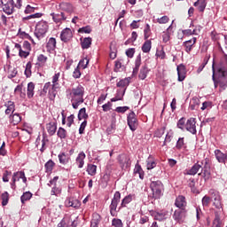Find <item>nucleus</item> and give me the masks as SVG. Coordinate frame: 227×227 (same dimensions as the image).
<instances>
[{"label":"nucleus","instance_id":"12","mask_svg":"<svg viewBox=\"0 0 227 227\" xmlns=\"http://www.w3.org/2000/svg\"><path fill=\"white\" fill-rule=\"evenodd\" d=\"M119 163L122 169L130 168V158L127 154H121L119 155Z\"/></svg>","mask_w":227,"mask_h":227},{"label":"nucleus","instance_id":"10","mask_svg":"<svg viewBox=\"0 0 227 227\" xmlns=\"http://www.w3.org/2000/svg\"><path fill=\"white\" fill-rule=\"evenodd\" d=\"M46 130L49 134V136H54L56 134V130H58V121L56 119H53L50 122L46 124Z\"/></svg>","mask_w":227,"mask_h":227},{"label":"nucleus","instance_id":"63","mask_svg":"<svg viewBox=\"0 0 227 227\" xmlns=\"http://www.w3.org/2000/svg\"><path fill=\"white\" fill-rule=\"evenodd\" d=\"M202 205L203 207H208V205H210V197L208 196H204L202 198Z\"/></svg>","mask_w":227,"mask_h":227},{"label":"nucleus","instance_id":"52","mask_svg":"<svg viewBox=\"0 0 227 227\" xmlns=\"http://www.w3.org/2000/svg\"><path fill=\"white\" fill-rule=\"evenodd\" d=\"M51 194V196H59V194H61V188L53 186Z\"/></svg>","mask_w":227,"mask_h":227},{"label":"nucleus","instance_id":"60","mask_svg":"<svg viewBox=\"0 0 227 227\" xmlns=\"http://www.w3.org/2000/svg\"><path fill=\"white\" fill-rule=\"evenodd\" d=\"M184 145H185L184 142V137H180L176 142V148H177V150H180L184 148Z\"/></svg>","mask_w":227,"mask_h":227},{"label":"nucleus","instance_id":"9","mask_svg":"<svg viewBox=\"0 0 227 227\" xmlns=\"http://www.w3.org/2000/svg\"><path fill=\"white\" fill-rule=\"evenodd\" d=\"M209 194L211 199L214 200V205L216 208L221 207V193L217 190L211 189L209 190Z\"/></svg>","mask_w":227,"mask_h":227},{"label":"nucleus","instance_id":"59","mask_svg":"<svg viewBox=\"0 0 227 227\" xmlns=\"http://www.w3.org/2000/svg\"><path fill=\"white\" fill-rule=\"evenodd\" d=\"M59 73H57L52 77V86L58 87V81H59Z\"/></svg>","mask_w":227,"mask_h":227},{"label":"nucleus","instance_id":"20","mask_svg":"<svg viewBox=\"0 0 227 227\" xmlns=\"http://www.w3.org/2000/svg\"><path fill=\"white\" fill-rule=\"evenodd\" d=\"M84 159H86L84 152H81L75 159V164L80 169L84 168Z\"/></svg>","mask_w":227,"mask_h":227},{"label":"nucleus","instance_id":"17","mask_svg":"<svg viewBox=\"0 0 227 227\" xmlns=\"http://www.w3.org/2000/svg\"><path fill=\"white\" fill-rule=\"evenodd\" d=\"M177 75L179 82H182L185 79V74H187V70L185 69V66L184 64H180L177 66Z\"/></svg>","mask_w":227,"mask_h":227},{"label":"nucleus","instance_id":"18","mask_svg":"<svg viewBox=\"0 0 227 227\" xmlns=\"http://www.w3.org/2000/svg\"><path fill=\"white\" fill-rule=\"evenodd\" d=\"M195 43H196V37H193L192 39L185 41L183 43V45L184 47V51H185V52H187V54H191V51H192V48L194 47Z\"/></svg>","mask_w":227,"mask_h":227},{"label":"nucleus","instance_id":"7","mask_svg":"<svg viewBox=\"0 0 227 227\" xmlns=\"http://www.w3.org/2000/svg\"><path fill=\"white\" fill-rule=\"evenodd\" d=\"M22 180L24 184L27 182V178L26 177V174L23 171L16 172L12 175V183L11 184L12 189L15 188V182H19V180Z\"/></svg>","mask_w":227,"mask_h":227},{"label":"nucleus","instance_id":"30","mask_svg":"<svg viewBox=\"0 0 227 227\" xmlns=\"http://www.w3.org/2000/svg\"><path fill=\"white\" fill-rule=\"evenodd\" d=\"M134 198V195H128L126 196L122 200H121V206L119 207V210H121V208L127 207V205H129V203H130L132 201Z\"/></svg>","mask_w":227,"mask_h":227},{"label":"nucleus","instance_id":"42","mask_svg":"<svg viewBox=\"0 0 227 227\" xmlns=\"http://www.w3.org/2000/svg\"><path fill=\"white\" fill-rule=\"evenodd\" d=\"M56 88L58 87L52 85L51 89L49 90L48 97L50 100H54V98H56V95H58V91H56Z\"/></svg>","mask_w":227,"mask_h":227},{"label":"nucleus","instance_id":"4","mask_svg":"<svg viewBox=\"0 0 227 227\" xmlns=\"http://www.w3.org/2000/svg\"><path fill=\"white\" fill-rule=\"evenodd\" d=\"M49 31V24L46 21H39L35 26V35L38 40L43 38Z\"/></svg>","mask_w":227,"mask_h":227},{"label":"nucleus","instance_id":"29","mask_svg":"<svg viewBox=\"0 0 227 227\" xmlns=\"http://www.w3.org/2000/svg\"><path fill=\"white\" fill-rule=\"evenodd\" d=\"M10 121L12 125H19V123L22 121V117H20L19 114H12V115L10 116Z\"/></svg>","mask_w":227,"mask_h":227},{"label":"nucleus","instance_id":"5","mask_svg":"<svg viewBox=\"0 0 227 227\" xmlns=\"http://www.w3.org/2000/svg\"><path fill=\"white\" fill-rule=\"evenodd\" d=\"M128 125L132 130V132L136 131L137 129V118H136V114L134 112H131L129 114L127 117Z\"/></svg>","mask_w":227,"mask_h":227},{"label":"nucleus","instance_id":"56","mask_svg":"<svg viewBox=\"0 0 227 227\" xmlns=\"http://www.w3.org/2000/svg\"><path fill=\"white\" fill-rule=\"evenodd\" d=\"M78 33H85L87 35H90V33H91V27H90V26L82 27L79 28Z\"/></svg>","mask_w":227,"mask_h":227},{"label":"nucleus","instance_id":"62","mask_svg":"<svg viewBox=\"0 0 227 227\" xmlns=\"http://www.w3.org/2000/svg\"><path fill=\"white\" fill-rule=\"evenodd\" d=\"M129 106H118L115 108L116 113H127L129 111Z\"/></svg>","mask_w":227,"mask_h":227},{"label":"nucleus","instance_id":"16","mask_svg":"<svg viewBox=\"0 0 227 227\" xmlns=\"http://www.w3.org/2000/svg\"><path fill=\"white\" fill-rule=\"evenodd\" d=\"M175 206L177 208H180V210H185V207H187V200H185V197L184 196H178L176 199Z\"/></svg>","mask_w":227,"mask_h":227},{"label":"nucleus","instance_id":"14","mask_svg":"<svg viewBox=\"0 0 227 227\" xmlns=\"http://www.w3.org/2000/svg\"><path fill=\"white\" fill-rule=\"evenodd\" d=\"M72 36H74V35L72 34V29L68 27L63 29L60 34V39L62 42L65 43L70 42V40H72Z\"/></svg>","mask_w":227,"mask_h":227},{"label":"nucleus","instance_id":"31","mask_svg":"<svg viewBox=\"0 0 227 227\" xmlns=\"http://www.w3.org/2000/svg\"><path fill=\"white\" fill-rule=\"evenodd\" d=\"M5 114H10L11 113L13 114L15 112V103H13L12 101H8L7 103H5Z\"/></svg>","mask_w":227,"mask_h":227},{"label":"nucleus","instance_id":"8","mask_svg":"<svg viewBox=\"0 0 227 227\" xmlns=\"http://www.w3.org/2000/svg\"><path fill=\"white\" fill-rule=\"evenodd\" d=\"M184 130H187L191 134H196V118H190L187 120L184 127Z\"/></svg>","mask_w":227,"mask_h":227},{"label":"nucleus","instance_id":"36","mask_svg":"<svg viewBox=\"0 0 227 227\" xmlns=\"http://www.w3.org/2000/svg\"><path fill=\"white\" fill-rule=\"evenodd\" d=\"M125 90H117L115 97L111 98V102H118V100H123Z\"/></svg>","mask_w":227,"mask_h":227},{"label":"nucleus","instance_id":"24","mask_svg":"<svg viewBox=\"0 0 227 227\" xmlns=\"http://www.w3.org/2000/svg\"><path fill=\"white\" fill-rule=\"evenodd\" d=\"M51 16L53 19V21L56 24H59L62 20H67V17H65V12H60V13H51Z\"/></svg>","mask_w":227,"mask_h":227},{"label":"nucleus","instance_id":"61","mask_svg":"<svg viewBox=\"0 0 227 227\" xmlns=\"http://www.w3.org/2000/svg\"><path fill=\"white\" fill-rule=\"evenodd\" d=\"M134 54H136V49L134 48H129L126 51V56L128 58H134Z\"/></svg>","mask_w":227,"mask_h":227},{"label":"nucleus","instance_id":"41","mask_svg":"<svg viewBox=\"0 0 227 227\" xmlns=\"http://www.w3.org/2000/svg\"><path fill=\"white\" fill-rule=\"evenodd\" d=\"M67 129L64 128L59 127L57 131V136L59 137V139H67Z\"/></svg>","mask_w":227,"mask_h":227},{"label":"nucleus","instance_id":"46","mask_svg":"<svg viewBox=\"0 0 227 227\" xmlns=\"http://www.w3.org/2000/svg\"><path fill=\"white\" fill-rule=\"evenodd\" d=\"M152 33V29L150 28V24H146L144 29V38L147 40L150 38V34Z\"/></svg>","mask_w":227,"mask_h":227},{"label":"nucleus","instance_id":"55","mask_svg":"<svg viewBox=\"0 0 227 227\" xmlns=\"http://www.w3.org/2000/svg\"><path fill=\"white\" fill-rule=\"evenodd\" d=\"M171 137H173L172 130H170L167 133L164 143H163V146H166V143H171Z\"/></svg>","mask_w":227,"mask_h":227},{"label":"nucleus","instance_id":"45","mask_svg":"<svg viewBox=\"0 0 227 227\" xmlns=\"http://www.w3.org/2000/svg\"><path fill=\"white\" fill-rule=\"evenodd\" d=\"M157 166V163L155 162V160H153L152 159V157H149L146 160V168L147 169H153V168H155Z\"/></svg>","mask_w":227,"mask_h":227},{"label":"nucleus","instance_id":"26","mask_svg":"<svg viewBox=\"0 0 227 227\" xmlns=\"http://www.w3.org/2000/svg\"><path fill=\"white\" fill-rule=\"evenodd\" d=\"M46 48L48 52H52V51L56 50V38L51 37L49 39L47 44H46Z\"/></svg>","mask_w":227,"mask_h":227},{"label":"nucleus","instance_id":"49","mask_svg":"<svg viewBox=\"0 0 227 227\" xmlns=\"http://www.w3.org/2000/svg\"><path fill=\"white\" fill-rule=\"evenodd\" d=\"M112 226L113 227H123V223L121 219L114 218L112 221Z\"/></svg>","mask_w":227,"mask_h":227},{"label":"nucleus","instance_id":"13","mask_svg":"<svg viewBox=\"0 0 227 227\" xmlns=\"http://www.w3.org/2000/svg\"><path fill=\"white\" fill-rule=\"evenodd\" d=\"M185 209H178L174 212L173 219L176 221V223H184L185 219Z\"/></svg>","mask_w":227,"mask_h":227},{"label":"nucleus","instance_id":"34","mask_svg":"<svg viewBox=\"0 0 227 227\" xmlns=\"http://www.w3.org/2000/svg\"><path fill=\"white\" fill-rule=\"evenodd\" d=\"M146 41L142 45V52L148 53L152 51V41L145 39Z\"/></svg>","mask_w":227,"mask_h":227},{"label":"nucleus","instance_id":"37","mask_svg":"<svg viewBox=\"0 0 227 227\" xmlns=\"http://www.w3.org/2000/svg\"><path fill=\"white\" fill-rule=\"evenodd\" d=\"M87 173L90 175V176H95V175H97V165L89 164L87 166Z\"/></svg>","mask_w":227,"mask_h":227},{"label":"nucleus","instance_id":"2","mask_svg":"<svg viewBox=\"0 0 227 227\" xmlns=\"http://www.w3.org/2000/svg\"><path fill=\"white\" fill-rule=\"evenodd\" d=\"M152 190V195L150 198L153 200H159L162 196V191H164V186L160 181H153L150 184Z\"/></svg>","mask_w":227,"mask_h":227},{"label":"nucleus","instance_id":"40","mask_svg":"<svg viewBox=\"0 0 227 227\" xmlns=\"http://www.w3.org/2000/svg\"><path fill=\"white\" fill-rule=\"evenodd\" d=\"M130 84V78H125L117 82V88H127Z\"/></svg>","mask_w":227,"mask_h":227},{"label":"nucleus","instance_id":"11","mask_svg":"<svg viewBox=\"0 0 227 227\" xmlns=\"http://www.w3.org/2000/svg\"><path fill=\"white\" fill-rule=\"evenodd\" d=\"M56 8L62 10V12H66L67 13H74V5L67 2H61L59 5H56Z\"/></svg>","mask_w":227,"mask_h":227},{"label":"nucleus","instance_id":"48","mask_svg":"<svg viewBox=\"0 0 227 227\" xmlns=\"http://www.w3.org/2000/svg\"><path fill=\"white\" fill-rule=\"evenodd\" d=\"M212 227H223V223H221V218L219 217V215H215Z\"/></svg>","mask_w":227,"mask_h":227},{"label":"nucleus","instance_id":"1","mask_svg":"<svg viewBox=\"0 0 227 227\" xmlns=\"http://www.w3.org/2000/svg\"><path fill=\"white\" fill-rule=\"evenodd\" d=\"M67 97L72 104L73 109H79L84 104V87L81 84L67 90Z\"/></svg>","mask_w":227,"mask_h":227},{"label":"nucleus","instance_id":"47","mask_svg":"<svg viewBox=\"0 0 227 227\" xmlns=\"http://www.w3.org/2000/svg\"><path fill=\"white\" fill-rule=\"evenodd\" d=\"M7 74L9 79H13L17 75V69L15 67H9Z\"/></svg>","mask_w":227,"mask_h":227},{"label":"nucleus","instance_id":"15","mask_svg":"<svg viewBox=\"0 0 227 227\" xmlns=\"http://www.w3.org/2000/svg\"><path fill=\"white\" fill-rule=\"evenodd\" d=\"M200 169H203V163H195L190 169L185 170L184 175H197Z\"/></svg>","mask_w":227,"mask_h":227},{"label":"nucleus","instance_id":"58","mask_svg":"<svg viewBox=\"0 0 227 227\" xmlns=\"http://www.w3.org/2000/svg\"><path fill=\"white\" fill-rule=\"evenodd\" d=\"M183 35H185L186 36H190L191 35H198V32L196 29H185L183 30Z\"/></svg>","mask_w":227,"mask_h":227},{"label":"nucleus","instance_id":"27","mask_svg":"<svg viewBox=\"0 0 227 227\" xmlns=\"http://www.w3.org/2000/svg\"><path fill=\"white\" fill-rule=\"evenodd\" d=\"M193 6H195L199 12H205V8H207V2L205 0H198L193 4Z\"/></svg>","mask_w":227,"mask_h":227},{"label":"nucleus","instance_id":"44","mask_svg":"<svg viewBox=\"0 0 227 227\" xmlns=\"http://www.w3.org/2000/svg\"><path fill=\"white\" fill-rule=\"evenodd\" d=\"M70 158H68L67 156V154H65V153H59V160L60 162V164H68V160Z\"/></svg>","mask_w":227,"mask_h":227},{"label":"nucleus","instance_id":"19","mask_svg":"<svg viewBox=\"0 0 227 227\" xmlns=\"http://www.w3.org/2000/svg\"><path fill=\"white\" fill-rule=\"evenodd\" d=\"M215 157L218 162L224 164L226 162L227 154L221 152V150H215Z\"/></svg>","mask_w":227,"mask_h":227},{"label":"nucleus","instance_id":"32","mask_svg":"<svg viewBox=\"0 0 227 227\" xmlns=\"http://www.w3.org/2000/svg\"><path fill=\"white\" fill-rule=\"evenodd\" d=\"M148 72H150L148 70V67L146 66L142 67L138 74L139 79H141L142 81H145V79H146L148 75Z\"/></svg>","mask_w":227,"mask_h":227},{"label":"nucleus","instance_id":"39","mask_svg":"<svg viewBox=\"0 0 227 227\" xmlns=\"http://www.w3.org/2000/svg\"><path fill=\"white\" fill-rule=\"evenodd\" d=\"M100 223V215L98 214L93 215V218L90 221V227H98V223Z\"/></svg>","mask_w":227,"mask_h":227},{"label":"nucleus","instance_id":"53","mask_svg":"<svg viewBox=\"0 0 227 227\" xmlns=\"http://www.w3.org/2000/svg\"><path fill=\"white\" fill-rule=\"evenodd\" d=\"M22 205H26L27 201H29V192H26L23 193V195L20 197Z\"/></svg>","mask_w":227,"mask_h":227},{"label":"nucleus","instance_id":"25","mask_svg":"<svg viewBox=\"0 0 227 227\" xmlns=\"http://www.w3.org/2000/svg\"><path fill=\"white\" fill-rule=\"evenodd\" d=\"M38 10V7L29 6V19H40L43 14L42 12H35Z\"/></svg>","mask_w":227,"mask_h":227},{"label":"nucleus","instance_id":"51","mask_svg":"<svg viewBox=\"0 0 227 227\" xmlns=\"http://www.w3.org/2000/svg\"><path fill=\"white\" fill-rule=\"evenodd\" d=\"M177 129H180L181 130H185V118H181L177 121Z\"/></svg>","mask_w":227,"mask_h":227},{"label":"nucleus","instance_id":"50","mask_svg":"<svg viewBox=\"0 0 227 227\" xmlns=\"http://www.w3.org/2000/svg\"><path fill=\"white\" fill-rule=\"evenodd\" d=\"M156 22H158V24H168L169 22V17L162 16L161 18H158Z\"/></svg>","mask_w":227,"mask_h":227},{"label":"nucleus","instance_id":"23","mask_svg":"<svg viewBox=\"0 0 227 227\" xmlns=\"http://www.w3.org/2000/svg\"><path fill=\"white\" fill-rule=\"evenodd\" d=\"M13 0H9L3 7V10L4 13H7V15H12L13 13V10L15 7L13 6Z\"/></svg>","mask_w":227,"mask_h":227},{"label":"nucleus","instance_id":"35","mask_svg":"<svg viewBox=\"0 0 227 227\" xmlns=\"http://www.w3.org/2000/svg\"><path fill=\"white\" fill-rule=\"evenodd\" d=\"M88 118H90V116L86 113V107L81 108L78 112V120L86 121V120H88Z\"/></svg>","mask_w":227,"mask_h":227},{"label":"nucleus","instance_id":"3","mask_svg":"<svg viewBox=\"0 0 227 227\" xmlns=\"http://www.w3.org/2000/svg\"><path fill=\"white\" fill-rule=\"evenodd\" d=\"M120 200H121V193H120V192H115L114 198L112 199L111 204L109 206L110 214L111 215H113V217L116 216L118 212H120V207H118Z\"/></svg>","mask_w":227,"mask_h":227},{"label":"nucleus","instance_id":"6","mask_svg":"<svg viewBox=\"0 0 227 227\" xmlns=\"http://www.w3.org/2000/svg\"><path fill=\"white\" fill-rule=\"evenodd\" d=\"M152 215L153 217H154L156 221H166V219L169 217V211L166 209H162L160 211H153Z\"/></svg>","mask_w":227,"mask_h":227},{"label":"nucleus","instance_id":"57","mask_svg":"<svg viewBox=\"0 0 227 227\" xmlns=\"http://www.w3.org/2000/svg\"><path fill=\"white\" fill-rule=\"evenodd\" d=\"M156 56L160 58V59H166V51H164V50H158Z\"/></svg>","mask_w":227,"mask_h":227},{"label":"nucleus","instance_id":"54","mask_svg":"<svg viewBox=\"0 0 227 227\" xmlns=\"http://www.w3.org/2000/svg\"><path fill=\"white\" fill-rule=\"evenodd\" d=\"M89 63H90V59H83L80 60L79 65H78V68H79V67H81L83 69L87 68Z\"/></svg>","mask_w":227,"mask_h":227},{"label":"nucleus","instance_id":"43","mask_svg":"<svg viewBox=\"0 0 227 227\" xmlns=\"http://www.w3.org/2000/svg\"><path fill=\"white\" fill-rule=\"evenodd\" d=\"M54 166H56L54 161H52V160H49L44 165L47 173H51L52 169H54Z\"/></svg>","mask_w":227,"mask_h":227},{"label":"nucleus","instance_id":"64","mask_svg":"<svg viewBox=\"0 0 227 227\" xmlns=\"http://www.w3.org/2000/svg\"><path fill=\"white\" fill-rule=\"evenodd\" d=\"M103 111L105 113H107V111H111V107H113V104L111 102H107L106 104L102 106Z\"/></svg>","mask_w":227,"mask_h":227},{"label":"nucleus","instance_id":"33","mask_svg":"<svg viewBox=\"0 0 227 227\" xmlns=\"http://www.w3.org/2000/svg\"><path fill=\"white\" fill-rule=\"evenodd\" d=\"M140 67H141V55H138L135 60V67L133 68V75H137Z\"/></svg>","mask_w":227,"mask_h":227},{"label":"nucleus","instance_id":"22","mask_svg":"<svg viewBox=\"0 0 227 227\" xmlns=\"http://www.w3.org/2000/svg\"><path fill=\"white\" fill-rule=\"evenodd\" d=\"M72 223V215H66L64 218L58 223L57 227H70Z\"/></svg>","mask_w":227,"mask_h":227},{"label":"nucleus","instance_id":"38","mask_svg":"<svg viewBox=\"0 0 227 227\" xmlns=\"http://www.w3.org/2000/svg\"><path fill=\"white\" fill-rule=\"evenodd\" d=\"M1 200L3 207H6V205H8V201H10V194L8 192H4L1 194Z\"/></svg>","mask_w":227,"mask_h":227},{"label":"nucleus","instance_id":"21","mask_svg":"<svg viewBox=\"0 0 227 227\" xmlns=\"http://www.w3.org/2000/svg\"><path fill=\"white\" fill-rule=\"evenodd\" d=\"M66 207H72L73 208H79L81 202L74 198H67L65 201Z\"/></svg>","mask_w":227,"mask_h":227},{"label":"nucleus","instance_id":"28","mask_svg":"<svg viewBox=\"0 0 227 227\" xmlns=\"http://www.w3.org/2000/svg\"><path fill=\"white\" fill-rule=\"evenodd\" d=\"M92 41L91 37L81 38L82 49H90V47H91Z\"/></svg>","mask_w":227,"mask_h":227}]
</instances>
